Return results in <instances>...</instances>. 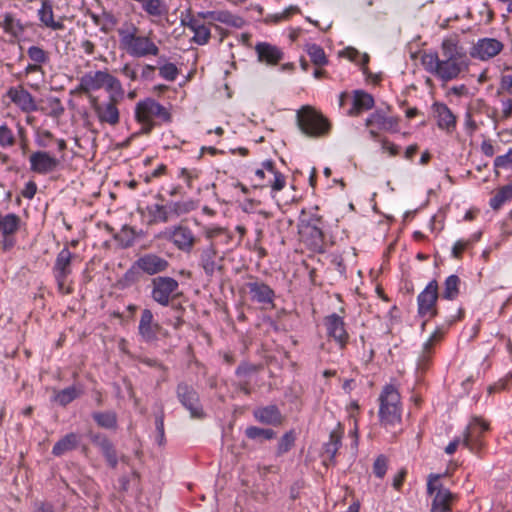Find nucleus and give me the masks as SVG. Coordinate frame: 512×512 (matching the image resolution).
Wrapping results in <instances>:
<instances>
[{"label": "nucleus", "instance_id": "nucleus-62", "mask_svg": "<svg viewBox=\"0 0 512 512\" xmlns=\"http://www.w3.org/2000/svg\"><path fill=\"white\" fill-rule=\"evenodd\" d=\"M179 177L185 180L188 187H191L193 179L198 177V172L196 170H188L186 168H182L180 170Z\"/></svg>", "mask_w": 512, "mask_h": 512}, {"label": "nucleus", "instance_id": "nucleus-27", "mask_svg": "<svg viewBox=\"0 0 512 512\" xmlns=\"http://www.w3.org/2000/svg\"><path fill=\"white\" fill-rule=\"evenodd\" d=\"M433 110L440 129L452 132L456 127V117L444 103H434Z\"/></svg>", "mask_w": 512, "mask_h": 512}, {"label": "nucleus", "instance_id": "nucleus-31", "mask_svg": "<svg viewBox=\"0 0 512 512\" xmlns=\"http://www.w3.org/2000/svg\"><path fill=\"white\" fill-rule=\"evenodd\" d=\"M374 106V99L371 94L361 90L354 92L353 106L349 110L350 116H358L364 110H370Z\"/></svg>", "mask_w": 512, "mask_h": 512}, {"label": "nucleus", "instance_id": "nucleus-46", "mask_svg": "<svg viewBox=\"0 0 512 512\" xmlns=\"http://www.w3.org/2000/svg\"><path fill=\"white\" fill-rule=\"evenodd\" d=\"M245 434L252 440H270L276 436L272 429H264L256 426H250L245 430Z\"/></svg>", "mask_w": 512, "mask_h": 512}, {"label": "nucleus", "instance_id": "nucleus-43", "mask_svg": "<svg viewBox=\"0 0 512 512\" xmlns=\"http://www.w3.org/2000/svg\"><path fill=\"white\" fill-rule=\"evenodd\" d=\"M512 199V183L501 187L493 198L490 199V207L498 210L505 202Z\"/></svg>", "mask_w": 512, "mask_h": 512}, {"label": "nucleus", "instance_id": "nucleus-25", "mask_svg": "<svg viewBox=\"0 0 512 512\" xmlns=\"http://www.w3.org/2000/svg\"><path fill=\"white\" fill-rule=\"evenodd\" d=\"M255 51L260 62L268 65H276L283 59V52L275 45L267 42H259L255 46Z\"/></svg>", "mask_w": 512, "mask_h": 512}, {"label": "nucleus", "instance_id": "nucleus-34", "mask_svg": "<svg viewBox=\"0 0 512 512\" xmlns=\"http://www.w3.org/2000/svg\"><path fill=\"white\" fill-rule=\"evenodd\" d=\"M342 436L343 430L340 424H338V426L330 432L329 441L324 445V452L330 461H333L336 457L341 446Z\"/></svg>", "mask_w": 512, "mask_h": 512}, {"label": "nucleus", "instance_id": "nucleus-13", "mask_svg": "<svg viewBox=\"0 0 512 512\" xmlns=\"http://www.w3.org/2000/svg\"><path fill=\"white\" fill-rule=\"evenodd\" d=\"M22 221L15 213L0 212V233L3 237V248L8 250L15 244L14 235L19 231Z\"/></svg>", "mask_w": 512, "mask_h": 512}, {"label": "nucleus", "instance_id": "nucleus-17", "mask_svg": "<svg viewBox=\"0 0 512 512\" xmlns=\"http://www.w3.org/2000/svg\"><path fill=\"white\" fill-rule=\"evenodd\" d=\"M7 97L24 113H31L37 110L35 98L21 85L10 87L7 91Z\"/></svg>", "mask_w": 512, "mask_h": 512}, {"label": "nucleus", "instance_id": "nucleus-22", "mask_svg": "<svg viewBox=\"0 0 512 512\" xmlns=\"http://www.w3.org/2000/svg\"><path fill=\"white\" fill-rule=\"evenodd\" d=\"M168 266L169 262L166 259L152 253L139 257L134 263V267H137L148 275L164 272Z\"/></svg>", "mask_w": 512, "mask_h": 512}, {"label": "nucleus", "instance_id": "nucleus-63", "mask_svg": "<svg viewBox=\"0 0 512 512\" xmlns=\"http://www.w3.org/2000/svg\"><path fill=\"white\" fill-rule=\"evenodd\" d=\"M37 191V186L33 181H29L22 190V196L26 199H32Z\"/></svg>", "mask_w": 512, "mask_h": 512}, {"label": "nucleus", "instance_id": "nucleus-19", "mask_svg": "<svg viewBox=\"0 0 512 512\" xmlns=\"http://www.w3.org/2000/svg\"><path fill=\"white\" fill-rule=\"evenodd\" d=\"M245 287L252 301L262 305H273L275 292L266 283L259 280H254L247 282Z\"/></svg>", "mask_w": 512, "mask_h": 512}, {"label": "nucleus", "instance_id": "nucleus-52", "mask_svg": "<svg viewBox=\"0 0 512 512\" xmlns=\"http://www.w3.org/2000/svg\"><path fill=\"white\" fill-rule=\"evenodd\" d=\"M77 396V393H76V390L75 388L73 387H68L66 389H63L61 391H59L56 395H55V401L57 403H59L60 405L62 406H66L67 404H69L71 401H73Z\"/></svg>", "mask_w": 512, "mask_h": 512}, {"label": "nucleus", "instance_id": "nucleus-48", "mask_svg": "<svg viewBox=\"0 0 512 512\" xmlns=\"http://www.w3.org/2000/svg\"><path fill=\"white\" fill-rule=\"evenodd\" d=\"M459 283L460 279L457 275H450L445 281L443 297L448 300L456 298L459 293Z\"/></svg>", "mask_w": 512, "mask_h": 512}, {"label": "nucleus", "instance_id": "nucleus-37", "mask_svg": "<svg viewBox=\"0 0 512 512\" xmlns=\"http://www.w3.org/2000/svg\"><path fill=\"white\" fill-rule=\"evenodd\" d=\"M100 446L103 457L111 468H115L119 460L124 462L127 459L124 455L119 456L113 444L108 440H103Z\"/></svg>", "mask_w": 512, "mask_h": 512}, {"label": "nucleus", "instance_id": "nucleus-1", "mask_svg": "<svg viewBox=\"0 0 512 512\" xmlns=\"http://www.w3.org/2000/svg\"><path fill=\"white\" fill-rule=\"evenodd\" d=\"M420 60L425 71L443 83L458 79L462 73L468 71L470 65L469 58L456 35L442 40L440 54L424 53Z\"/></svg>", "mask_w": 512, "mask_h": 512}, {"label": "nucleus", "instance_id": "nucleus-58", "mask_svg": "<svg viewBox=\"0 0 512 512\" xmlns=\"http://www.w3.org/2000/svg\"><path fill=\"white\" fill-rule=\"evenodd\" d=\"M17 132H18V142L22 153L25 155L28 151V137L25 128L20 124H16Z\"/></svg>", "mask_w": 512, "mask_h": 512}, {"label": "nucleus", "instance_id": "nucleus-10", "mask_svg": "<svg viewBox=\"0 0 512 512\" xmlns=\"http://www.w3.org/2000/svg\"><path fill=\"white\" fill-rule=\"evenodd\" d=\"M489 429V424L479 417H473L463 433V445L478 454L484 446L481 435Z\"/></svg>", "mask_w": 512, "mask_h": 512}, {"label": "nucleus", "instance_id": "nucleus-4", "mask_svg": "<svg viewBox=\"0 0 512 512\" xmlns=\"http://www.w3.org/2000/svg\"><path fill=\"white\" fill-rule=\"evenodd\" d=\"M402 403L398 389L387 384L379 395V420L386 429H392L401 423Z\"/></svg>", "mask_w": 512, "mask_h": 512}, {"label": "nucleus", "instance_id": "nucleus-44", "mask_svg": "<svg viewBox=\"0 0 512 512\" xmlns=\"http://www.w3.org/2000/svg\"><path fill=\"white\" fill-rule=\"evenodd\" d=\"M117 23L118 18L112 11L102 9L101 14H98V26H100L101 30L104 32L114 30Z\"/></svg>", "mask_w": 512, "mask_h": 512}, {"label": "nucleus", "instance_id": "nucleus-12", "mask_svg": "<svg viewBox=\"0 0 512 512\" xmlns=\"http://www.w3.org/2000/svg\"><path fill=\"white\" fill-rule=\"evenodd\" d=\"M438 299V284L436 280L428 283L425 289L418 295V313L428 319L437 315L436 302Z\"/></svg>", "mask_w": 512, "mask_h": 512}, {"label": "nucleus", "instance_id": "nucleus-9", "mask_svg": "<svg viewBox=\"0 0 512 512\" xmlns=\"http://www.w3.org/2000/svg\"><path fill=\"white\" fill-rule=\"evenodd\" d=\"M151 296L154 301L162 306H167L170 299L177 295L178 281L172 277H156L152 280Z\"/></svg>", "mask_w": 512, "mask_h": 512}, {"label": "nucleus", "instance_id": "nucleus-5", "mask_svg": "<svg viewBox=\"0 0 512 512\" xmlns=\"http://www.w3.org/2000/svg\"><path fill=\"white\" fill-rule=\"evenodd\" d=\"M296 123L302 134L310 138L324 137L331 129L329 120L310 105L302 106L297 111Z\"/></svg>", "mask_w": 512, "mask_h": 512}, {"label": "nucleus", "instance_id": "nucleus-2", "mask_svg": "<svg viewBox=\"0 0 512 512\" xmlns=\"http://www.w3.org/2000/svg\"><path fill=\"white\" fill-rule=\"evenodd\" d=\"M139 28L131 23H124L119 29V40L121 48L131 57L144 58L149 56H158L160 49L158 45L148 35H141Z\"/></svg>", "mask_w": 512, "mask_h": 512}, {"label": "nucleus", "instance_id": "nucleus-39", "mask_svg": "<svg viewBox=\"0 0 512 512\" xmlns=\"http://www.w3.org/2000/svg\"><path fill=\"white\" fill-rule=\"evenodd\" d=\"M78 444V437L76 434L71 433L61 438L52 449V453L55 456H61L68 451L76 448Z\"/></svg>", "mask_w": 512, "mask_h": 512}, {"label": "nucleus", "instance_id": "nucleus-14", "mask_svg": "<svg viewBox=\"0 0 512 512\" xmlns=\"http://www.w3.org/2000/svg\"><path fill=\"white\" fill-rule=\"evenodd\" d=\"M365 125L370 129L369 133L371 137L376 138L378 136V130L397 131L398 119L388 117L382 110H376L366 119Z\"/></svg>", "mask_w": 512, "mask_h": 512}, {"label": "nucleus", "instance_id": "nucleus-61", "mask_svg": "<svg viewBox=\"0 0 512 512\" xmlns=\"http://www.w3.org/2000/svg\"><path fill=\"white\" fill-rule=\"evenodd\" d=\"M273 181L271 182V188L273 191H280L285 187L286 180L283 174L276 172L273 174Z\"/></svg>", "mask_w": 512, "mask_h": 512}, {"label": "nucleus", "instance_id": "nucleus-23", "mask_svg": "<svg viewBox=\"0 0 512 512\" xmlns=\"http://www.w3.org/2000/svg\"><path fill=\"white\" fill-rule=\"evenodd\" d=\"M26 54H27L29 60L31 61V63H29L26 66V68L24 70L25 74L26 75L33 74V73H42L43 74L42 66L47 64L50 61L49 52L40 46L32 45L27 49Z\"/></svg>", "mask_w": 512, "mask_h": 512}, {"label": "nucleus", "instance_id": "nucleus-20", "mask_svg": "<svg viewBox=\"0 0 512 512\" xmlns=\"http://www.w3.org/2000/svg\"><path fill=\"white\" fill-rule=\"evenodd\" d=\"M31 171L38 174L53 172L59 165V160L46 151H36L29 157Z\"/></svg>", "mask_w": 512, "mask_h": 512}, {"label": "nucleus", "instance_id": "nucleus-29", "mask_svg": "<svg viewBox=\"0 0 512 512\" xmlns=\"http://www.w3.org/2000/svg\"><path fill=\"white\" fill-rule=\"evenodd\" d=\"M254 416L259 422L273 426L281 425L283 421L282 414L275 405L255 410Z\"/></svg>", "mask_w": 512, "mask_h": 512}, {"label": "nucleus", "instance_id": "nucleus-53", "mask_svg": "<svg viewBox=\"0 0 512 512\" xmlns=\"http://www.w3.org/2000/svg\"><path fill=\"white\" fill-rule=\"evenodd\" d=\"M159 74L167 81H174L177 78L179 71L175 64L165 63L159 67Z\"/></svg>", "mask_w": 512, "mask_h": 512}, {"label": "nucleus", "instance_id": "nucleus-50", "mask_svg": "<svg viewBox=\"0 0 512 512\" xmlns=\"http://www.w3.org/2000/svg\"><path fill=\"white\" fill-rule=\"evenodd\" d=\"M98 426L115 430L117 427V417L115 412L107 411L98 414Z\"/></svg>", "mask_w": 512, "mask_h": 512}, {"label": "nucleus", "instance_id": "nucleus-16", "mask_svg": "<svg viewBox=\"0 0 512 512\" xmlns=\"http://www.w3.org/2000/svg\"><path fill=\"white\" fill-rule=\"evenodd\" d=\"M324 325L328 336L333 338L341 348H344L349 341V334L346 331L343 317L335 313L328 315L324 319Z\"/></svg>", "mask_w": 512, "mask_h": 512}, {"label": "nucleus", "instance_id": "nucleus-56", "mask_svg": "<svg viewBox=\"0 0 512 512\" xmlns=\"http://www.w3.org/2000/svg\"><path fill=\"white\" fill-rule=\"evenodd\" d=\"M439 479H440V475H438V474H430L429 475L428 482H427L428 494L433 495L434 493L436 494L437 492H439V490H447L446 488H444L442 486Z\"/></svg>", "mask_w": 512, "mask_h": 512}, {"label": "nucleus", "instance_id": "nucleus-42", "mask_svg": "<svg viewBox=\"0 0 512 512\" xmlns=\"http://www.w3.org/2000/svg\"><path fill=\"white\" fill-rule=\"evenodd\" d=\"M18 142V133L16 134L14 130L8 126V124L3 123L0 125V147L2 149H9L14 147Z\"/></svg>", "mask_w": 512, "mask_h": 512}, {"label": "nucleus", "instance_id": "nucleus-21", "mask_svg": "<svg viewBox=\"0 0 512 512\" xmlns=\"http://www.w3.org/2000/svg\"><path fill=\"white\" fill-rule=\"evenodd\" d=\"M183 26L187 27L193 32L192 41L197 45H205L211 38L210 25L205 24L194 15H188L181 20Z\"/></svg>", "mask_w": 512, "mask_h": 512}, {"label": "nucleus", "instance_id": "nucleus-57", "mask_svg": "<svg viewBox=\"0 0 512 512\" xmlns=\"http://www.w3.org/2000/svg\"><path fill=\"white\" fill-rule=\"evenodd\" d=\"M494 167L495 169H507L512 167V148H510L505 155H500L495 158Z\"/></svg>", "mask_w": 512, "mask_h": 512}, {"label": "nucleus", "instance_id": "nucleus-60", "mask_svg": "<svg viewBox=\"0 0 512 512\" xmlns=\"http://www.w3.org/2000/svg\"><path fill=\"white\" fill-rule=\"evenodd\" d=\"M257 371V367L255 365L249 363H242L236 369V375L241 378H246L251 373Z\"/></svg>", "mask_w": 512, "mask_h": 512}, {"label": "nucleus", "instance_id": "nucleus-11", "mask_svg": "<svg viewBox=\"0 0 512 512\" xmlns=\"http://www.w3.org/2000/svg\"><path fill=\"white\" fill-rule=\"evenodd\" d=\"M504 49V44L496 39L484 37L478 39L470 48L469 55L471 58L480 61H489L499 55Z\"/></svg>", "mask_w": 512, "mask_h": 512}, {"label": "nucleus", "instance_id": "nucleus-59", "mask_svg": "<svg viewBox=\"0 0 512 512\" xmlns=\"http://www.w3.org/2000/svg\"><path fill=\"white\" fill-rule=\"evenodd\" d=\"M470 244L471 242L469 240H458L452 248V256L456 259H460L463 252Z\"/></svg>", "mask_w": 512, "mask_h": 512}, {"label": "nucleus", "instance_id": "nucleus-26", "mask_svg": "<svg viewBox=\"0 0 512 512\" xmlns=\"http://www.w3.org/2000/svg\"><path fill=\"white\" fill-rule=\"evenodd\" d=\"M27 27L28 24L23 23L13 13L6 12L1 16L0 28L3 29L4 33L13 38H19Z\"/></svg>", "mask_w": 512, "mask_h": 512}, {"label": "nucleus", "instance_id": "nucleus-30", "mask_svg": "<svg viewBox=\"0 0 512 512\" xmlns=\"http://www.w3.org/2000/svg\"><path fill=\"white\" fill-rule=\"evenodd\" d=\"M147 210L152 223H167L173 220L170 202L166 204H152L147 207Z\"/></svg>", "mask_w": 512, "mask_h": 512}, {"label": "nucleus", "instance_id": "nucleus-47", "mask_svg": "<svg viewBox=\"0 0 512 512\" xmlns=\"http://www.w3.org/2000/svg\"><path fill=\"white\" fill-rule=\"evenodd\" d=\"M212 21L220 22L226 25H230L233 27H239L241 25L242 19L240 17L234 16L228 11H212Z\"/></svg>", "mask_w": 512, "mask_h": 512}, {"label": "nucleus", "instance_id": "nucleus-41", "mask_svg": "<svg viewBox=\"0 0 512 512\" xmlns=\"http://www.w3.org/2000/svg\"><path fill=\"white\" fill-rule=\"evenodd\" d=\"M442 336L443 333L440 330H436L424 344L422 355L419 357V368L426 369L430 359L432 347L436 342L441 340Z\"/></svg>", "mask_w": 512, "mask_h": 512}, {"label": "nucleus", "instance_id": "nucleus-33", "mask_svg": "<svg viewBox=\"0 0 512 512\" xmlns=\"http://www.w3.org/2000/svg\"><path fill=\"white\" fill-rule=\"evenodd\" d=\"M119 101L109 100L104 106H98V119L101 122H106L110 125H115L119 122V110L117 103Z\"/></svg>", "mask_w": 512, "mask_h": 512}, {"label": "nucleus", "instance_id": "nucleus-8", "mask_svg": "<svg viewBox=\"0 0 512 512\" xmlns=\"http://www.w3.org/2000/svg\"><path fill=\"white\" fill-rule=\"evenodd\" d=\"M177 398L185 409L190 413V417L194 419H202L205 416L202 405L200 403L197 391L187 383H179L176 389Z\"/></svg>", "mask_w": 512, "mask_h": 512}, {"label": "nucleus", "instance_id": "nucleus-36", "mask_svg": "<svg viewBox=\"0 0 512 512\" xmlns=\"http://www.w3.org/2000/svg\"><path fill=\"white\" fill-rule=\"evenodd\" d=\"M452 498L449 490H439L434 496L431 512H450Z\"/></svg>", "mask_w": 512, "mask_h": 512}, {"label": "nucleus", "instance_id": "nucleus-7", "mask_svg": "<svg viewBox=\"0 0 512 512\" xmlns=\"http://www.w3.org/2000/svg\"><path fill=\"white\" fill-rule=\"evenodd\" d=\"M159 237L170 241L179 250L184 252H190L196 243V236L193 231L184 225L167 228L160 233Z\"/></svg>", "mask_w": 512, "mask_h": 512}, {"label": "nucleus", "instance_id": "nucleus-51", "mask_svg": "<svg viewBox=\"0 0 512 512\" xmlns=\"http://www.w3.org/2000/svg\"><path fill=\"white\" fill-rule=\"evenodd\" d=\"M295 435L293 431L285 433L278 443L277 454L282 455L288 452L294 445Z\"/></svg>", "mask_w": 512, "mask_h": 512}, {"label": "nucleus", "instance_id": "nucleus-18", "mask_svg": "<svg viewBox=\"0 0 512 512\" xmlns=\"http://www.w3.org/2000/svg\"><path fill=\"white\" fill-rule=\"evenodd\" d=\"M161 330L160 325L154 321L153 313L150 309H144L141 313L138 331L142 340L147 343L157 341Z\"/></svg>", "mask_w": 512, "mask_h": 512}, {"label": "nucleus", "instance_id": "nucleus-24", "mask_svg": "<svg viewBox=\"0 0 512 512\" xmlns=\"http://www.w3.org/2000/svg\"><path fill=\"white\" fill-rule=\"evenodd\" d=\"M105 88L113 101H120L124 96V90L120 81L106 71H98V88Z\"/></svg>", "mask_w": 512, "mask_h": 512}, {"label": "nucleus", "instance_id": "nucleus-64", "mask_svg": "<svg viewBox=\"0 0 512 512\" xmlns=\"http://www.w3.org/2000/svg\"><path fill=\"white\" fill-rule=\"evenodd\" d=\"M500 87L512 96V75H503L500 79Z\"/></svg>", "mask_w": 512, "mask_h": 512}, {"label": "nucleus", "instance_id": "nucleus-6", "mask_svg": "<svg viewBox=\"0 0 512 512\" xmlns=\"http://www.w3.org/2000/svg\"><path fill=\"white\" fill-rule=\"evenodd\" d=\"M322 227L323 219L317 214L302 218L298 224L300 240L312 251H323L325 236Z\"/></svg>", "mask_w": 512, "mask_h": 512}, {"label": "nucleus", "instance_id": "nucleus-32", "mask_svg": "<svg viewBox=\"0 0 512 512\" xmlns=\"http://www.w3.org/2000/svg\"><path fill=\"white\" fill-rule=\"evenodd\" d=\"M96 90V74L88 73L84 75L77 87L76 91L85 96L91 103L92 108L96 109V98L93 97V92Z\"/></svg>", "mask_w": 512, "mask_h": 512}, {"label": "nucleus", "instance_id": "nucleus-55", "mask_svg": "<svg viewBox=\"0 0 512 512\" xmlns=\"http://www.w3.org/2000/svg\"><path fill=\"white\" fill-rule=\"evenodd\" d=\"M49 113L48 115L54 118L60 117L64 113V107L59 98H50L47 102Z\"/></svg>", "mask_w": 512, "mask_h": 512}, {"label": "nucleus", "instance_id": "nucleus-28", "mask_svg": "<svg viewBox=\"0 0 512 512\" xmlns=\"http://www.w3.org/2000/svg\"><path fill=\"white\" fill-rule=\"evenodd\" d=\"M75 255L67 248L62 249L57 255L54 265L55 278L68 277L72 272V260Z\"/></svg>", "mask_w": 512, "mask_h": 512}, {"label": "nucleus", "instance_id": "nucleus-40", "mask_svg": "<svg viewBox=\"0 0 512 512\" xmlns=\"http://www.w3.org/2000/svg\"><path fill=\"white\" fill-rule=\"evenodd\" d=\"M173 219H176L180 216L186 215L198 207L197 201L193 199H186L181 201H169Z\"/></svg>", "mask_w": 512, "mask_h": 512}, {"label": "nucleus", "instance_id": "nucleus-49", "mask_svg": "<svg viewBox=\"0 0 512 512\" xmlns=\"http://www.w3.org/2000/svg\"><path fill=\"white\" fill-rule=\"evenodd\" d=\"M204 236L206 237V239L209 240L210 244H214V240L217 237H225L227 238V240L232 239L231 233L226 228L223 227H206L204 229Z\"/></svg>", "mask_w": 512, "mask_h": 512}, {"label": "nucleus", "instance_id": "nucleus-3", "mask_svg": "<svg viewBox=\"0 0 512 512\" xmlns=\"http://www.w3.org/2000/svg\"><path fill=\"white\" fill-rule=\"evenodd\" d=\"M135 119L141 125V133L150 134L155 126L170 123L172 116L167 107L148 97L136 104Z\"/></svg>", "mask_w": 512, "mask_h": 512}, {"label": "nucleus", "instance_id": "nucleus-15", "mask_svg": "<svg viewBox=\"0 0 512 512\" xmlns=\"http://www.w3.org/2000/svg\"><path fill=\"white\" fill-rule=\"evenodd\" d=\"M224 258L218 254L215 244H209L200 250V266L207 276H213L215 272L223 271Z\"/></svg>", "mask_w": 512, "mask_h": 512}, {"label": "nucleus", "instance_id": "nucleus-45", "mask_svg": "<svg viewBox=\"0 0 512 512\" xmlns=\"http://www.w3.org/2000/svg\"><path fill=\"white\" fill-rule=\"evenodd\" d=\"M306 51L311 59V61L316 66H324L327 64V58L323 48L317 44H308L306 46Z\"/></svg>", "mask_w": 512, "mask_h": 512}, {"label": "nucleus", "instance_id": "nucleus-35", "mask_svg": "<svg viewBox=\"0 0 512 512\" xmlns=\"http://www.w3.org/2000/svg\"><path fill=\"white\" fill-rule=\"evenodd\" d=\"M39 19L42 24L52 30L64 29L63 22L61 20H54L52 6L43 2L41 9L38 11Z\"/></svg>", "mask_w": 512, "mask_h": 512}, {"label": "nucleus", "instance_id": "nucleus-38", "mask_svg": "<svg viewBox=\"0 0 512 512\" xmlns=\"http://www.w3.org/2000/svg\"><path fill=\"white\" fill-rule=\"evenodd\" d=\"M142 9L151 17L161 18L168 13V7L163 0H144Z\"/></svg>", "mask_w": 512, "mask_h": 512}, {"label": "nucleus", "instance_id": "nucleus-54", "mask_svg": "<svg viewBox=\"0 0 512 512\" xmlns=\"http://www.w3.org/2000/svg\"><path fill=\"white\" fill-rule=\"evenodd\" d=\"M388 468L387 458L384 455H379L373 464V473L378 478H383Z\"/></svg>", "mask_w": 512, "mask_h": 512}]
</instances>
